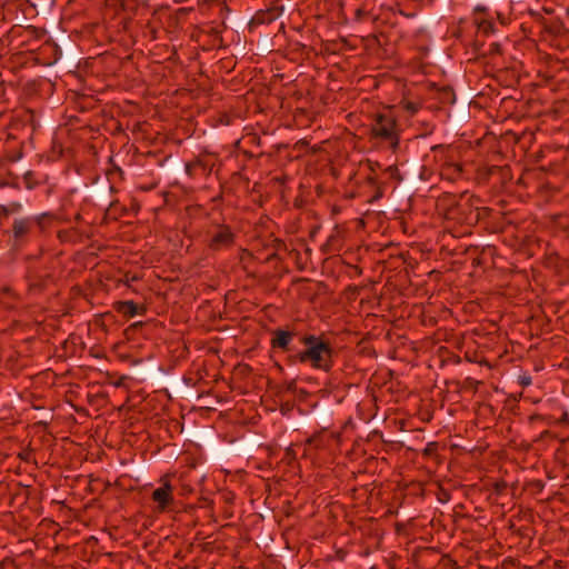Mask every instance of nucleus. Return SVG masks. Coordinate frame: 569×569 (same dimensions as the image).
I'll list each match as a JSON object with an SVG mask.
<instances>
[{"label":"nucleus","mask_w":569,"mask_h":569,"mask_svg":"<svg viewBox=\"0 0 569 569\" xmlns=\"http://www.w3.org/2000/svg\"><path fill=\"white\" fill-rule=\"evenodd\" d=\"M306 350L297 358L300 362H309L313 368L329 370L332 362V349L330 345L316 336H308L303 339Z\"/></svg>","instance_id":"nucleus-1"},{"label":"nucleus","mask_w":569,"mask_h":569,"mask_svg":"<svg viewBox=\"0 0 569 569\" xmlns=\"http://www.w3.org/2000/svg\"><path fill=\"white\" fill-rule=\"evenodd\" d=\"M372 130L376 136L389 140L392 147L397 146L396 122L390 112L379 114Z\"/></svg>","instance_id":"nucleus-2"},{"label":"nucleus","mask_w":569,"mask_h":569,"mask_svg":"<svg viewBox=\"0 0 569 569\" xmlns=\"http://www.w3.org/2000/svg\"><path fill=\"white\" fill-rule=\"evenodd\" d=\"M152 500L157 505L156 510L163 512L173 502V489L169 482H164L163 486L157 488L152 492Z\"/></svg>","instance_id":"nucleus-3"},{"label":"nucleus","mask_w":569,"mask_h":569,"mask_svg":"<svg viewBox=\"0 0 569 569\" xmlns=\"http://www.w3.org/2000/svg\"><path fill=\"white\" fill-rule=\"evenodd\" d=\"M233 241V234L227 227H221L216 230L211 237L210 246L213 249H221L230 246Z\"/></svg>","instance_id":"nucleus-4"},{"label":"nucleus","mask_w":569,"mask_h":569,"mask_svg":"<svg viewBox=\"0 0 569 569\" xmlns=\"http://www.w3.org/2000/svg\"><path fill=\"white\" fill-rule=\"evenodd\" d=\"M480 8L476 9V17H475V23L478 27V30L481 31L485 34H489L493 32V24L490 20H488L486 17L480 16Z\"/></svg>","instance_id":"nucleus-5"},{"label":"nucleus","mask_w":569,"mask_h":569,"mask_svg":"<svg viewBox=\"0 0 569 569\" xmlns=\"http://www.w3.org/2000/svg\"><path fill=\"white\" fill-rule=\"evenodd\" d=\"M292 340V333L288 332V331H277L273 339H272V345L273 347H278V348H281V349H286L288 347V345L291 342Z\"/></svg>","instance_id":"nucleus-6"},{"label":"nucleus","mask_w":569,"mask_h":569,"mask_svg":"<svg viewBox=\"0 0 569 569\" xmlns=\"http://www.w3.org/2000/svg\"><path fill=\"white\" fill-rule=\"evenodd\" d=\"M118 311L127 317H134L139 307L133 301H122L118 305Z\"/></svg>","instance_id":"nucleus-7"},{"label":"nucleus","mask_w":569,"mask_h":569,"mask_svg":"<svg viewBox=\"0 0 569 569\" xmlns=\"http://www.w3.org/2000/svg\"><path fill=\"white\" fill-rule=\"evenodd\" d=\"M29 226H30L29 220L14 221V224H13L14 236L18 238V237H21L24 233H27V231L29 230Z\"/></svg>","instance_id":"nucleus-8"},{"label":"nucleus","mask_w":569,"mask_h":569,"mask_svg":"<svg viewBox=\"0 0 569 569\" xmlns=\"http://www.w3.org/2000/svg\"><path fill=\"white\" fill-rule=\"evenodd\" d=\"M501 23H506L505 19L499 16Z\"/></svg>","instance_id":"nucleus-9"}]
</instances>
